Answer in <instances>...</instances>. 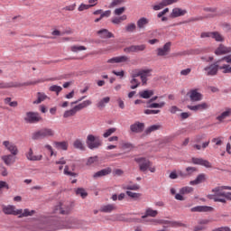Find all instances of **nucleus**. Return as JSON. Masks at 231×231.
Instances as JSON below:
<instances>
[{
  "label": "nucleus",
  "mask_w": 231,
  "mask_h": 231,
  "mask_svg": "<svg viewBox=\"0 0 231 231\" xmlns=\"http://www.w3.org/2000/svg\"><path fill=\"white\" fill-rule=\"evenodd\" d=\"M168 12H169V8L166 7L165 9H163L162 11L158 13L157 17L160 19V18L163 17V15H165V14H168Z\"/></svg>",
  "instance_id": "obj_63"
},
{
  "label": "nucleus",
  "mask_w": 231,
  "mask_h": 231,
  "mask_svg": "<svg viewBox=\"0 0 231 231\" xmlns=\"http://www.w3.org/2000/svg\"><path fill=\"white\" fill-rule=\"evenodd\" d=\"M123 3H125V0H112V2L108 5V8H115L116 6H120V5H123Z\"/></svg>",
  "instance_id": "obj_47"
},
{
  "label": "nucleus",
  "mask_w": 231,
  "mask_h": 231,
  "mask_svg": "<svg viewBox=\"0 0 231 231\" xmlns=\"http://www.w3.org/2000/svg\"><path fill=\"white\" fill-rule=\"evenodd\" d=\"M147 107H149V109H162V107H165V102L149 103L147 104Z\"/></svg>",
  "instance_id": "obj_35"
},
{
  "label": "nucleus",
  "mask_w": 231,
  "mask_h": 231,
  "mask_svg": "<svg viewBox=\"0 0 231 231\" xmlns=\"http://www.w3.org/2000/svg\"><path fill=\"white\" fill-rule=\"evenodd\" d=\"M35 214V210H30L28 208L22 209V212L18 214L19 217H28Z\"/></svg>",
  "instance_id": "obj_37"
},
{
  "label": "nucleus",
  "mask_w": 231,
  "mask_h": 231,
  "mask_svg": "<svg viewBox=\"0 0 231 231\" xmlns=\"http://www.w3.org/2000/svg\"><path fill=\"white\" fill-rule=\"evenodd\" d=\"M213 194L208 195L209 199L215 202L226 203L231 201V187L229 186H217L212 189Z\"/></svg>",
  "instance_id": "obj_1"
},
{
  "label": "nucleus",
  "mask_w": 231,
  "mask_h": 231,
  "mask_svg": "<svg viewBox=\"0 0 231 231\" xmlns=\"http://www.w3.org/2000/svg\"><path fill=\"white\" fill-rule=\"evenodd\" d=\"M113 210H116V206H115V204L103 205L100 208V212H105V214H111Z\"/></svg>",
  "instance_id": "obj_28"
},
{
  "label": "nucleus",
  "mask_w": 231,
  "mask_h": 231,
  "mask_svg": "<svg viewBox=\"0 0 231 231\" xmlns=\"http://www.w3.org/2000/svg\"><path fill=\"white\" fill-rule=\"evenodd\" d=\"M159 113H161L160 110H152V109L144 110V115H159Z\"/></svg>",
  "instance_id": "obj_59"
},
{
  "label": "nucleus",
  "mask_w": 231,
  "mask_h": 231,
  "mask_svg": "<svg viewBox=\"0 0 231 231\" xmlns=\"http://www.w3.org/2000/svg\"><path fill=\"white\" fill-rule=\"evenodd\" d=\"M134 77H140L143 86L147 84L148 77H152V69H134Z\"/></svg>",
  "instance_id": "obj_5"
},
{
  "label": "nucleus",
  "mask_w": 231,
  "mask_h": 231,
  "mask_svg": "<svg viewBox=\"0 0 231 231\" xmlns=\"http://www.w3.org/2000/svg\"><path fill=\"white\" fill-rule=\"evenodd\" d=\"M50 91H52L53 93H56V95H59L60 91H62V87L59 85H52L50 87Z\"/></svg>",
  "instance_id": "obj_52"
},
{
  "label": "nucleus",
  "mask_w": 231,
  "mask_h": 231,
  "mask_svg": "<svg viewBox=\"0 0 231 231\" xmlns=\"http://www.w3.org/2000/svg\"><path fill=\"white\" fill-rule=\"evenodd\" d=\"M110 100L111 98L109 97H104L97 103V107H106V104H109Z\"/></svg>",
  "instance_id": "obj_50"
},
{
  "label": "nucleus",
  "mask_w": 231,
  "mask_h": 231,
  "mask_svg": "<svg viewBox=\"0 0 231 231\" xmlns=\"http://www.w3.org/2000/svg\"><path fill=\"white\" fill-rule=\"evenodd\" d=\"M188 96L191 102H199L203 100V94L199 92L198 88H193L189 91Z\"/></svg>",
  "instance_id": "obj_10"
},
{
  "label": "nucleus",
  "mask_w": 231,
  "mask_h": 231,
  "mask_svg": "<svg viewBox=\"0 0 231 231\" xmlns=\"http://www.w3.org/2000/svg\"><path fill=\"white\" fill-rule=\"evenodd\" d=\"M92 102L91 100H85L75 106H73L74 110L76 113H79V111H82V109H86L88 106H91Z\"/></svg>",
  "instance_id": "obj_24"
},
{
  "label": "nucleus",
  "mask_w": 231,
  "mask_h": 231,
  "mask_svg": "<svg viewBox=\"0 0 231 231\" xmlns=\"http://www.w3.org/2000/svg\"><path fill=\"white\" fill-rule=\"evenodd\" d=\"M171 42H168L163 45L162 48H158L157 49V56L158 57H165V56L169 55V53L171 52Z\"/></svg>",
  "instance_id": "obj_14"
},
{
  "label": "nucleus",
  "mask_w": 231,
  "mask_h": 231,
  "mask_svg": "<svg viewBox=\"0 0 231 231\" xmlns=\"http://www.w3.org/2000/svg\"><path fill=\"white\" fill-rule=\"evenodd\" d=\"M74 149H79V151H86V145H84V141L82 139H76L73 142Z\"/></svg>",
  "instance_id": "obj_30"
},
{
  "label": "nucleus",
  "mask_w": 231,
  "mask_h": 231,
  "mask_svg": "<svg viewBox=\"0 0 231 231\" xmlns=\"http://www.w3.org/2000/svg\"><path fill=\"white\" fill-rule=\"evenodd\" d=\"M37 99L33 101V104H41V102H44L46 98H48V96L42 92H38L37 93Z\"/></svg>",
  "instance_id": "obj_38"
},
{
  "label": "nucleus",
  "mask_w": 231,
  "mask_h": 231,
  "mask_svg": "<svg viewBox=\"0 0 231 231\" xmlns=\"http://www.w3.org/2000/svg\"><path fill=\"white\" fill-rule=\"evenodd\" d=\"M63 173L65 174V176H72L73 178L77 176V173L69 171V166L68 165L65 166Z\"/></svg>",
  "instance_id": "obj_55"
},
{
  "label": "nucleus",
  "mask_w": 231,
  "mask_h": 231,
  "mask_svg": "<svg viewBox=\"0 0 231 231\" xmlns=\"http://www.w3.org/2000/svg\"><path fill=\"white\" fill-rule=\"evenodd\" d=\"M145 127V125L143 123L136 122L130 125V131L132 133H142Z\"/></svg>",
  "instance_id": "obj_19"
},
{
  "label": "nucleus",
  "mask_w": 231,
  "mask_h": 231,
  "mask_svg": "<svg viewBox=\"0 0 231 231\" xmlns=\"http://www.w3.org/2000/svg\"><path fill=\"white\" fill-rule=\"evenodd\" d=\"M55 136V131L51 128H42L38 131H35L32 134V140H44L45 138H50Z\"/></svg>",
  "instance_id": "obj_3"
},
{
  "label": "nucleus",
  "mask_w": 231,
  "mask_h": 231,
  "mask_svg": "<svg viewBox=\"0 0 231 231\" xmlns=\"http://www.w3.org/2000/svg\"><path fill=\"white\" fill-rule=\"evenodd\" d=\"M75 115H77V111L75 110L74 107H72L69 110H66L63 113V118H70V116H75Z\"/></svg>",
  "instance_id": "obj_40"
},
{
  "label": "nucleus",
  "mask_w": 231,
  "mask_h": 231,
  "mask_svg": "<svg viewBox=\"0 0 231 231\" xmlns=\"http://www.w3.org/2000/svg\"><path fill=\"white\" fill-rule=\"evenodd\" d=\"M124 190H140V186L138 184L126 185L124 188Z\"/></svg>",
  "instance_id": "obj_53"
},
{
  "label": "nucleus",
  "mask_w": 231,
  "mask_h": 231,
  "mask_svg": "<svg viewBox=\"0 0 231 231\" xmlns=\"http://www.w3.org/2000/svg\"><path fill=\"white\" fill-rule=\"evenodd\" d=\"M212 33H213V32H201L200 38L201 39H208V38L212 39Z\"/></svg>",
  "instance_id": "obj_58"
},
{
  "label": "nucleus",
  "mask_w": 231,
  "mask_h": 231,
  "mask_svg": "<svg viewBox=\"0 0 231 231\" xmlns=\"http://www.w3.org/2000/svg\"><path fill=\"white\" fill-rule=\"evenodd\" d=\"M152 95H154V90L146 89L139 92V97H141V98H151Z\"/></svg>",
  "instance_id": "obj_33"
},
{
  "label": "nucleus",
  "mask_w": 231,
  "mask_h": 231,
  "mask_svg": "<svg viewBox=\"0 0 231 231\" xmlns=\"http://www.w3.org/2000/svg\"><path fill=\"white\" fill-rule=\"evenodd\" d=\"M86 50H88V48L82 45H73L70 47V51H73V53H78V51H84Z\"/></svg>",
  "instance_id": "obj_44"
},
{
  "label": "nucleus",
  "mask_w": 231,
  "mask_h": 231,
  "mask_svg": "<svg viewBox=\"0 0 231 231\" xmlns=\"http://www.w3.org/2000/svg\"><path fill=\"white\" fill-rule=\"evenodd\" d=\"M54 212H59V214L62 216H68V214L71 212V208L60 202L59 205L55 207Z\"/></svg>",
  "instance_id": "obj_13"
},
{
  "label": "nucleus",
  "mask_w": 231,
  "mask_h": 231,
  "mask_svg": "<svg viewBox=\"0 0 231 231\" xmlns=\"http://www.w3.org/2000/svg\"><path fill=\"white\" fill-rule=\"evenodd\" d=\"M75 8H77V4H72L70 5L65 6L64 10H66L67 12H73V10H75Z\"/></svg>",
  "instance_id": "obj_61"
},
{
  "label": "nucleus",
  "mask_w": 231,
  "mask_h": 231,
  "mask_svg": "<svg viewBox=\"0 0 231 231\" xmlns=\"http://www.w3.org/2000/svg\"><path fill=\"white\" fill-rule=\"evenodd\" d=\"M164 6H169L171 5H174V3H178V0H162Z\"/></svg>",
  "instance_id": "obj_62"
},
{
  "label": "nucleus",
  "mask_w": 231,
  "mask_h": 231,
  "mask_svg": "<svg viewBox=\"0 0 231 231\" xmlns=\"http://www.w3.org/2000/svg\"><path fill=\"white\" fill-rule=\"evenodd\" d=\"M86 144L90 151L102 147V140L98 136L89 134L86 139Z\"/></svg>",
  "instance_id": "obj_4"
},
{
  "label": "nucleus",
  "mask_w": 231,
  "mask_h": 231,
  "mask_svg": "<svg viewBox=\"0 0 231 231\" xmlns=\"http://www.w3.org/2000/svg\"><path fill=\"white\" fill-rule=\"evenodd\" d=\"M162 8H165V5L162 1L159 4L152 5V10H154L155 12H158V10H162Z\"/></svg>",
  "instance_id": "obj_56"
},
{
  "label": "nucleus",
  "mask_w": 231,
  "mask_h": 231,
  "mask_svg": "<svg viewBox=\"0 0 231 231\" xmlns=\"http://www.w3.org/2000/svg\"><path fill=\"white\" fill-rule=\"evenodd\" d=\"M129 57L127 56H117L107 60L108 64H120V62H127Z\"/></svg>",
  "instance_id": "obj_20"
},
{
  "label": "nucleus",
  "mask_w": 231,
  "mask_h": 231,
  "mask_svg": "<svg viewBox=\"0 0 231 231\" xmlns=\"http://www.w3.org/2000/svg\"><path fill=\"white\" fill-rule=\"evenodd\" d=\"M156 216H158V210L147 208L144 215L142 216V219H145V217H156Z\"/></svg>",
  "instance_id": "obj_25"
},
{
  "label": "nucleus",
  "mask_w": 231,
  "mask_h": 231,
  "mask_svg": "<svg viewBox=\"0 0 231 231\" xmlns=\"http://www.w3.org/2000/svg\"><path fill=\"white\" fill-rule=\"evenodd\" d=\"M2 210L6 216H19L23 212V209H15L14 205H3Z\"/></svg>",
  "instance_id": "obj_7"
},
{
  "label": "nucleus",
  "mask_w": 231,
  "mask_h": 231,
  "mask_svg": "<svg viewBox=\"0 0 231 231\" xmlns=\"http://www.w3.org/2000/svg\"><path fill=\"white\" fill-rule=\"evenodd\" d=\"M205 180H207V176L204 173H200L194 180L189 181V185H199V183H203Z\"/></svg>",
  "instance_id": "obj_29"
},
{
  "label": "nucleus",
  "mask_w": 231,
  "mask_h": 231,
  "mask_svg": "<svg viewBox=\"0 0 231 231\" xmlns=\"http://www.w3.org/2000/svg\"><path fill=\"white\" fill-rule=\"evenodd\" d=\"M211 39H215L217 42H223L225 41V38L218 32H213Z\"/></svg>",
  "instance_id": "obj_43"
},
{
  "label": "nucleus",
  "mask_w": 231,
  "mask_h": 231,
  "mask_svg": "<svg viewBox=\"0 0 231 231\" xmlns=\"http://www.w3.org/2000/svg\"><path fill=\"white\" fill-rule=\"evenodd\" d=\"M219 64H221V60H218L216 62H214L213 64L207 66L204 69L206 75H208V77H214V76L217 75V71H219Z\"/></svg>",
  "instance_id": "obj_6"
},
{
  "label": "nucleus",
  "mask_w": 231,
  "mask_h": 231,
  "mask_svg": "<svg viewBox=\"0 0 231 231\" xmlns=\"http://www.w3.org/2000/svg\"><path fill=\"white\" fill-rule=\"evenodd\" d=\"M191 162L194 165H201L202 167H206V169H212V163L208 160H204L202 158H192Z\"/></svg>",
  "instance_id": "obj_16"
},
{
  "label": "nucleus",
  "mask_w": 231,
  "mask_h": 231,
  "mask_svg": "<svg viewBox=\"0 0 231 231\" xmlns=\"http://www.w3.org/2000/svg\"><path fill=\"white\" fill-rule=\"evenodd\" d=\"M114 133H116V128L111 127L105 131V133L103 134V137L109 138V136H111V134H114Z\"/></svg>",
  "instance_id": "obj_49"
},
{
  "label": "nucleus",
  "mask_w": 231,
  "mask_h": 231,
  "mask_svg": "<svg viewBox=\"0 0 231 231\" xmlns=\"http://www.w3.org/2000/svg\"><path fill=\"white\" fill-rule=\"evenodd\" d=\"M126 195L129 198H132V199H140V198H142V194L141 193H136V192H133V191H126Z\"/></svg>",
  "instance_id": "obj_46"
},
{
  "label": "nucleus",
  "mask_w": 231,
  "mask_h": 231,
  "mask_svg": "<svg viewBox=\"0 0 231 231\" xmlns=\"http://www.w3.org/2000/svg\"><path fill=\"white\" fill-rule=\"evenodd\" d=\"M2 143L5 151H8L10 154H19V148L15 143L11 141H4Z\"/></svg>",
  "instance_id": "obj_8"
},
{
  "label": "nucleus",
  "mask_w": 231,
  "mask_h": 231,
  "mask_svg": "<svg viewBox=\"0 0 231 231\" xmlns=\"http://www.w3.org/2000/svg\"><path fill=\"white\" fill-rule=\"evenodd\" d=\"M125 12V7H118L114 10V15H122Z\"/></svg>",
  "instance_id": "obj_57"
},
{
  "label": "nucleus",
  "mask_w": 231,
  "mask_h": 231,
  "mask_svg": "<svg viewBox=\"0 0 231 231\" xmlns=\"http://www.w3.org/2000/svg\"><path fill=\"white\" fill-rule=\"evenodd\" d=\"M185 14H187V10L181 9L180 7H175L172 9L171 17H172L174 19L176 17H181V16L185 15Z\"/></svg>",
  "instance_id": "obj_23"
},
{
  "label": "nucleus",
  "mask_w": 231,
  "mask_h": 231,
  "mask_svg": "<svg viewBox=\"0 0 231 231\" xmlns=\"http://www.w3.org/2000/svg\"><path fill=\"white\" fill-rule=\"evenodd\" d=\"M212 231H231L230 227L228 226H222V227H217L216 229H213Z\"/></svg>",
  "instance_id": "obj_64"
},
{
  "label": "nucleus",
  "mask_w": 231,
  "mask_h": 231,
  "mask_svg": "<svg viewBox=\"0 0 231 231\" xmlns=\"http://www.w3.org/2000/svg\"><path fill=\"white\" fill-rule=\"evenodd\" d=\"M161 127L162 125H152L148 128H146L145 134H151V133H154V131H158L159 129H161Z\"/></svg>",
  "instance_id": "obj_41"
},
{
  "label": "nucleus",
  "mask_w": 231,
  "mask_h": 231,
  "mask_svg": "<svg viewBox=\"0 0 231 231\" xmlns=\"http://www.w3.org/2000/svg\"><path fill=\"white\" fill-rule=\"evenodd\" d=\"M112 170L111 168H106L103 170H100L99 171L94 173L93 178L97 179V178H102L103 176H107L109 174H111Z\"/></svg>",
  "instance_id": "obj_27"
},
{
  "label": "nucleus",
  "mask_w": 231,
  "mask_h": 231,
  "mask_svg": "<svg viewBox=\"0 0 231 231\" xmlns=\"http://www.w3.org/2000/svg\"><path fill=\"white\" fill-rule=\"evenodd\" d=\"M219 69H222V73H231V65L224 64V65H219Z\"/></svg>",
  "instance_id": "obj_54"
},
{
  "label": "nucleus",
  "mask_w": 231,
  "mask_h": 231,
  "mask_svg": "<svg viewBox=\"0 0 231 231\" xmlns=\"http://www.w3.org/2000/svg\"><path fill=\"white\" fill-rule=\"evenodd\" d=\"M95 163H98V156L97 155L93 157H89L87 161L88 166L95 165Z\"/></svg>",
  "instance_id": "obj_51"
},
{
  "label": "nucleus",
  "mask_w": 231,
  "mask_h": 231,
  "mask_svg": "<svg viewBox=\"0 0 231 231\" xmlns=\"http://www.w3.org/2000/svg\"><path fill=\"white\" fill-rule=\"evenodd\" d=\"M125 32H127L128 33H133V32H134V30H136V23H128L125 27Z\"/></svg>",
  "instance_id": "obj_45"
},
{
  "label": "nucleus",
  "mask_w": 231,
  "mask_h": 231,
  "mask_svg": "<svg viewBox=\"0 0 231 231\" xmlns=\"http://www.w3.org/2000/svg\"><path fill=\"white\" fill-rule=\"evenodd\" d=\"M180 194H184V196H185V194H190V192H194V188L185 186L180 189Z\"/></svg>",
  "instance_id": "obj_48"
},
{
  "label": "nucleus",
  "mask_w": 231,
  "mask_h": 231,
  "mask_svg": "<svg viewBox=\"0 0 231 231\" xmlns=\"http://www.w3.org/2000/svg\"><path fill=\"white\" fill-rule=\"evenodd\" d=\"M226 53H231V48L220 44L218 48L215 51L216 55H226Z\"/></svg>",
  "instance_id": "obj_22"
},
{
  "label": "nucleus",
  "mask_w": 231,
  "mask_h": 231,
  "mask_svg": "<svg viewBox=\"0 0 231 231\" xmlns=\"http://www.w3.org/2000/svg\"><path fill=\"white\" fill-rule=\"evenodd\" d=\"M25 156L29 162H41V160H42V154L33 155V149L32 148L28 150Z\"/></svg>",
  "instance_id": "obj_18"
},
{
  "label": "nucleus",
  "mask_w": 231,
  "mask_h": 231,
  "mask_svg": "<svg viewBox=\"0 0 231 231\" xmlns=\"http://www.w3.org/2000/svg\"><path fill=\"white\" fill-rule=\"evenodd\" d=\"M145 50V44L132 45L124 49L125 53H138V51H143Z\"/></svg>",
  "instance_id": "obj_15"
},
{
  "label": "nucleus",
  "mask_w": 231,
  "mask_h": 231,
  "mask_svg": "<svg viewBox=\"0 0 231 231\" xmlns=\"http://www.w3.org/2000/svg\"><path fill=\"white\" fill-rule=\"evenodd\" d=\"M89 5H86V4H81L79 5V6L78 7V10L79 12H84V10H89Z\"/></svg>",
  "instance_id": "obj_60"
},
{
  "label": "nucleus",
  "mask_w": 231,
  "mask_h": 231,
  "mask_svg": "<svg viewBox=\"0 0 231 231\" xmlns=\"http://www.w3.org/2000/svg\"><path fill=\"white\" fill-rule=\"evenodd\" d=\"M230 115H231V108H226V111L222 112L220 116L217 117V120H218V122H223V120H225L226 118H228Z\"/></svg>",
  "instance_id": "obj_36"
},
{
  "label": "nucleus",
  "mask_w": 231,
  "mask_h": 231,
  "mask_svg": "<svg viewBox=\"0 0 231 231\" xmlns=\"http://www.w3.org/2000/svg\"><path fill=\"white\" fill-rule=\"evenodd\" d=\"M75 192L77 196H80L83 199H85V198H88V191H86L84 188H78L76 189Z\"/></svg>",
  "instance_id": "obj_42"
},
{
  "label": "nucleus",
  "mask_w": 231,
  "mask_h": 231,
  "mask_svg": "<svg viewBox=\"0 0 231 231\" xmlns=\"http://www.w3.org/2000/svg\"><path fill=\"white\" fill-rule=\"evenodd\" d=\"M53 145L56 149H61V151H68V142H54Z\"/></svg>",
  "instance_id": "obj_34"
},
{
  "label": "nucleus",
  "mask_w": 231,
  "mask_h": 231,
  "mask_svg": "<svg viewBox=\"0 0 231 231\" xmlns=\"http://www.w3.org/2000/svg\"><path fill=\"white\" fill-rule=\"evenodd\" d=\"M73 223H77V220H62L56 224V228L58 230H62L64 228H75Z\"/></svg>",
  "instance_id": "obj_11"
},
{
  "label": "nucleus",
  "mask_w": 231,
  "mask_h": 231,
  "mask_svg": "<svg viewBox=\"0 0 231 231\" xmlns=\"http://www.w3.org/2000/svg\"><path fill=\"white\" fill-rule=\"evenodd\" d=\"M123 21H127V15L123 14L122 16H114L111 18L113 24H122Z\"/></svg>",
  "instance_id": "obj_31"
},
{
  "label": "nucleus",
  "mask_w": 231,
  "mask_h": 231,
  "mask_svg": "<svg viewBox=\"0 0 231 231\" xmlns=\"http://www.w3.org/2000/svg\"><path fill=\"white\" fill-rule=\"evenodd\" d=\"M1 158L4 163L7 165V167L14 165V163L17 162V154L9 153L6 155H3Z\"/></svg>",
  "instance_id": "obj_12"
},
{
  "label": "nucleus",
  "mask_w": 231,
  "mask_h": 231,
  "mask_svg": "<svg viewBox=\"0 0 231 231\" xmlns=\"http://www.w3.org/2000/svg\"><path fill=\"white\" fill-rule=\"evenodd\" d=\"M214 208L208 206H197L190 208V212H212Z\"/></svg>",
  "instance_id": "obj_21"
},
{
  "label": "nucleus",
  "mask_w": 231,
  "mask_h": 231,
  "mask_svg": "<svg viewBox=\"0 0 231 231\" xmlns=\"http://www.w3.org/2000/svg\"><path fill=\"white\" fill-rule=\"evenodd\" d=\"M147 24H149V19L145 18V17H142L137 21V26L138 28L142 29V28H145V26H147Z\"/></svg>",
  "instance_id": "obj_39"
},
{
  "label": "nucleus",
  "mask_w": 231,
  "mask_h": 231,
  "mask_svg": "<svg viewBox=\"0 0 231 231\" xmlns=\"http://www.w3.org/2000/svg\"><path fill=\"white\" fill-rule=\"evenodd\" d=\"M134 162L138 163L139 171H141V172H147V171H150V172H156V167L152 166V162H151L149 159L145 157H137L134 159Z\"/></svg>",
  "instance_id": "obj_2"
},
{
  "label": "nucleus",
  "mask_w": 231,
  "mask_h": 231,
  "mask_svg": "<svg viewBox=\"0 0 231 231\" xmlns=\"http://www.w3.org/2000/svg\"><path fill=\"white\" fill-rule=\"evenodd\" d=\"M97 34L101 39H111L115 37L114 34H112L111 32H109L107 29H101L97 32Z\"/></svg>",
  "instance_id": "obj_26"
},
{
  "label": "nucleus",
  "mask_w": 231,
  "mask_h": 231,
  "mask_svg": "<svg viewBox=\"0 0 231 231\" xmlns=\"http://www.w3.org/2000/svg\"><path fill=\"white\" fill-rule=\"evenodd\" d=\"M208 107H210V105L206 102H202L195 106H188V109H189V111H207Z\"/></svg>",
  "instance_id": "obj_17"
},
{
  "label": "nucleus",
  "mask_w": 231,
  "mask_h": 231,
  "mask_svg": "<svg viewBox=\"0 0 231 231\" xmlns=\"http://www.w3.org/2000/svg\"><path fill=\"white\" fill-rule=\"evenodd\" d=\"M138 77H134V70L132 72V79L130 80V88L131 89H136L138 86H140V80L137 79Z\"/></svg>",
  "instance_id": "obj_32"
},
{
  "label": "nucleus",
  "mask_w": 231,
  "mask_h": 231,
  "mask_svg": "<svg viewBox=\"0 0 231 231\" xmlns=\"http://www.w3.org/2000/svg\"><path fill=\"white\" fill-rule=\"evenodd\" d=\"M24 120L27 124H37L41 122V116L37 112H27Z\"/></svg>",
  "instance_id": "obj_9"
}]
</instances>
